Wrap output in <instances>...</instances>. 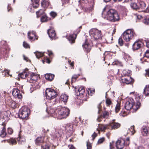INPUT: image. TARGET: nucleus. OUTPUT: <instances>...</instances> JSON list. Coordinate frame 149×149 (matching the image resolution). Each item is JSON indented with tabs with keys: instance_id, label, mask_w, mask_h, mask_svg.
Segmentation results:
<instances>
[{
	"instance_id": "obj_1",
	"label": "nucleus",
	"mask_w": 149,
	"mask_h": 149,
	"mask_svg": "<svg viewBox=\"0 0 149 149\" xmlns=\"http://www.w3.org/2000/svg\"><path fill=\"white\" fill-rule=\"evenodd\" d=\"M70 110L67 108L63 107L59 108L54 112V116L58 119H61L66 118L70 113Z\"/></svg>"
},
{
	"instance_id": "obj_2",
	"label": "nucleus",
	"mask_w": 149,
	"mask_h": 149,
	"mask_svg": "<svg viewBox=\"0 0 149 149\" xmlns=\"http://www.w3.org/2000/svg\"><path fill=\"white\" fill-rule=\"evenodd\" d=\"M107 20L114 22L119 20V17L116 11L113 9H110L106 13V16L104 17Z\"/></svg>"
},
{
	"instance_id": "obj_3",
	"label": "nucleus",
	"mask_w": 149,
	"mask_h": 149,
	"mask_svg": "<svg viewBox=\"0 0 149 149\" xmlns=\"http://www.w3.org/2000/svg\"><path fill=\"white\" fill-rule=\"evenodd\" d=\"M135 33L132 29H129L125 31L122 35L123 39L126 42H128L134 37Z\"/></svg>"
},
{
	"instance_id": "obj_4",
	"label": "nucleus",
	"mask_w": 149,
	"mask_h": 149,
	"mask_svg": "<svg viewBox=\"0 0 149 149\" xmlns=\"http://www.w3.org/2000/svg\"><path fill=\"white\" fill-rule=\"evenodd\" d=\"M90 35L92 38L97 40L101 39L102 36L101 31L95 28L92 29L89 31Z\"/></svg>"
},
{
	"instance_id": "obj_5",
	"label": "nucleus",
	"mask_w": 149,
	"mask_h": 149,
	"mask_svg": "<svg viewBox=\"0 0 149 149\" xmlns=\"http://www.w3.org/2000/svg\"><path fill=\"white\" fill-rule=\"evenodd\" d=\"M56 92L52 89L48 88L46 90L45 96L47 99L51 100L54 98L56 97Z\"/></svg>"
},
{
	"instance_id": "obj_6",
	"label": "nucleus",
	"mask_w": 149,
	"mask_h": 149,
	"mask_svg": "<svg viewBox=\"0 0 149 149\" xmlns=\"http://www.w3.org/2000/svg\"><path fill=\"white\" fill-rule=\"evenodd\" d=\"M28 109L26 107H23L18 113L19 117L22 119H27L29 115Z\"/></svg>"
},
{
	"instance_id": "obj_7",
	"label": "nucleus",
	"mask_w": 149,
	"mask_h": 149,
	"mask_svg": "<svg viewBox=\"0 0 149 149\" xmlns=\"http://www.w3.org/2000/svg\"><path fill=\"white\" fill-rule=\"evenodd\" d=\"M134 104V102L132 98H127L125 105V108L127 110H130Z\"/></svg>"
},
{
	"instance_id": "obj_8",
	"label": "nucleus",
	"mask_w": 149,
	"mask_h": 149,
	"mask_svg": "<svg viewBox=\"0 0 149 149\" xmlns=\"http://www.w3.org/2000/svg\"><path fill=\"white\" fill-rule=\"evenodd\" d=\"M125 141L123 139H118L116 142V146L118 149H122L124 147Z\"/></svg>"
},
{
	"instance_id": "obj_9",
	"label": "nucleus",
	"mask_w": 149,
	"mask_h": 149,
	"mask_svg": "<svg viewBox=\"0 0 149 149\" xmlns=\"http://www.w3.org/2000/svg\"><path fill=\"white\" fill-rule=\"evenodd\" d=\"M140 9L142 10V12L148 13L149 12V8L146 6L145 3L143 1H139V9Z\"/></svg>"
},
{
	"instance_id": "obj_10",
	"label": "nucleus",
	"mask_w": 149,
	"mask_h": 149,
	"mask_svg": "<svg viewBox=\"0 0 149 149\" xmlns=\"http://www.w3.org/2000/svg\"><path fill=\"white\" fill-rule=\"evenodd\" d=\"M27 78V80L30 83H33L36 81L37 76L33 73H29V75Z\"/></svg>"
},
{
	"instance_id": "obj_11",
	"label": "nucleus",
	"mask_w": 149,
	"mask_h": 149,
	"mask_svg": "<svg viewBox=\"0 0 149 149\" xmlns=\"http://www.w3.org/2000/svg\"><path fill=\"white\" fill-rule=\"evenodd\" d=\"M8 113L6 111L1 112L0 113V119L2 121L7 122L8 120Z\"/></svg>"
},
{
	"instance_id": "obj_12",
	"label": "nucleus",
	"mask_w": 149,
	"mask_h": 149,
	"mask_svg": "<svg viewBox=\"0 0 149 149\" xmlns=\"http://www.w3.org/2000/svg\"><path fill=\"white\" fill-rule=\"evenodd\" d=\"M12 94L13 96L16 98L21 99L22 98V94L20 93L19 90L17 88H14L12 91Z\"/></svg>"
},
{
	"instance_id": "obj_13",
	"label": "nucleus",
	"mask_w": 149,
	"mask_h": 149,
	"mask_svg": "<svg viewBox=\"0 0 149 149\" xmlns=\"http://www.w3.org/2000/svg\"><path fill=\"white\" fill-rule=\"evenodd\" d=\"M141 132L143 136H147L149 134V127L145 126H143L141 128Z\"/></svg>"
},
{
	"instance_id": "obj_14",
	"label": "nucleus",
	"mask_w": 149,
	"mask_h": 149,
	"mask_svg": "<svg viewBox=\"0 0 149 149\" xmlns=\"http://www.w3.org/2000/svg\"><path fill=\"white\" fill-rule=\"evenodd\" d=\"M48 34L49 38L52 39H55L56 34L55 31L53 28L49 29L48 30Z\"/></svg>"
},
{
	"instance_id": "obj_15",
	"label": "nucleus",
	"mask_w": 149,
	"mask_h": 149,
	"mask_svg": "<svg viewBox=\"0 0 149 149\" xmlns=\"http://www.w3.org/2000/svg\"><path fill=\"white\" fill-rule=\"evenodd\" d=\"M142 43L140 41L135 42L132 45V49L134 50L139 49L141 46Z\"/></svg>"
},
{
	"instance_id": "obj_16",
	"label": "nucleus",
	"mask_w": 149,
	"mask_h": 149,
	"mask_svg": "<svg viewBox=\"0 0 149 149\" xmlns=\"http://www.w3.org/2000/svg\"><path fill=\"white\" fill-rule=\"evenodd\" d=\"M114 120H113L112 122L109 124L110 129H117L120 126V124L119 123L114 122Z\"/></svg>"
},
{
	"instance_id": "obj_17",
	"label": "nucleus",
	"mask_w": 149,
	"mask_h": 149,
	"mask_svg": "<svg viewBox=\"0 0 149 149\" xmlns=\"http://www.w3.org/2000/svg\"><path fill=\"white\" fill-rule=\"evenodd\" d=\"M77 95L80 96H82L85 93V89L83 86H80L77 90V92H76Z\"/></svg>"
},
{
	"instance_id": "obj_18",
	"label": "nucleus",
	"mask_w": 149,
	"mask_h": 149,
	"mask_svg": "<svg viewBox=\"0 0 149 149\" xmlns=\"http://www.w3.org/2000/svg\"><path fill=\"white\" fill-rule=\"evenodd\" d=\"M122 81L124 83H126L127 84H129L131 82H133L134 80L130 77L127 76L126 77L122 79Z\"/></svg>"
},
{
	"instance_id": "obj_19",
	"label": "nucleus",
	"mask_w": 149,
	"mask_h": 149,
	"mask_svg": "<svg viewBox=\"0 0 149 149\" xmlns=\"http://www.w3.org/2000/svg\"><path fill=\"white\" fill-rule=\"evenodd\" d=\"M2 125L3 126V127H2V129L1 131L0 136L1 137L3 138L5 137L6 134L5 129L6 123H3Z\"/></svg>"
},
{
	"instance_id": "obj_20",
	"label": "nucleus",
	"mask_w": 149,
	"mask_h": 149,
	"mask_svg": "<svg viewBox=\"0 0 149 149\" xmlns=\"http://www.w3.org/2000/svg\"><path fill=\"white\" fill-rule=\"evenodd\" d=\"M28 36L31 40H32L36 38L35 32L34 31L29 32L28 33Z\"/></svg>"
},
{
	"instance_id": "obj_21",
	"label": "nucleus",
	"mask_w": 149,
	"mask_h": 149,
	"mask_svg": "<svg viewBox=\"0 0 149 149\" xmlns=\"http://www.w3.org/2000/svg\"><path fill=\"white\" fill-rule=\"evenodd\" d=\"M82 46L87 52H88L90 51L91 49V45L86 40V41L85 43L82 45Z\"/></svg>"
},
{
	"instance_id": "obj_22",
	"label": "nucleus",
	"mask_w": 149,
	"mask_h": 149,
	"mask_svg": "<svg viewBox=\"0 0 149 149\" xmlns=\"http://www.w3.org/2000/svg\"><path fill=\"white\" fill-rule=\"evenodd\" d=\"M44 137L42 136L38 137L36 139V144L37 145H40L44 142Z\"/></svg>"
},
{
	"instance_id": "obj_23",
	"label": "nucleus",
	"mask_w": 149,
	"mask_h": 149,
	"mask_svg": "<svg viewBox=\"0 0 149 149\" xmlns=\"http://www.w3.org/2000/svg\"><path fill=\"white\" fill-rule=\"evenodd\" d=\"M76 36L77 35L75 34L70 35L69 36L68 39L71 43H73L75 42V40L76 38Z\"/></svg>"
},
{
	"instance_id": "obj_24",
	"label": "nucleus",
	"mask_w": 149,
	"mask_h": 149,
	"mask_svg": "<svg viewBox=\"0 0 149 149\" xmlns=\"http://www.w3.org/2000/svg\"><path fill=\"white\" fill-rule=\"evenodd\" d=\"M139 2H132L130 4L131 8L134 10H136L139 9Z\"/></svg>"
},
{
	"instance_id": "obj_25",
	"label": "nucleus",
	"mask_w": 149,
	"mask_h": 149,
	"mask_svg": "<svg viewBox=\"0 0 149 149\" xmlns=\"http://www.w3.org/2000/svg\"><path fill=\"white\" fill-rule=\"evenodd\" d=\"M19 77L22 79H25L29 75V72L24 71L19 74Z\"/></svg>"
},
{
	"instance_id": "obj_26",
	"label": "nucleus",
	"mask_w": 149,
	"mask_h": 149,
	"mask_svg": "<svg viewBox=\"0 0 149 149\" xmlns=\"http://www.w3.org/2000/svg\"><path fill=\"white\" fill-rule=\"evenodd\" d=\"M66 130L69 131L70 133L72 134L74 132V130L73 128V126L71 124H68L66 126Z\"/></svg>"
},
{
	"instance_id": "obj_27",
	"label": "nucleus",
	"mask_w": 149,
	"mask_h": 149,
	"mask_svg": "<svg viewBox=\"0 0 149 149\" xmlns=\"http://www.w3.org/2000/svg\"><path fill=\"white\" fill-rule=\"evenodd\" d=\"M109 125H99V127L100 130L102 131H104L107 129H110Z\"/></svg>"
},
{
	"instance_id": "obj_28",
	"label": "nucleus",
	"mask_w": 149,
	"mask_h": 149,
	"mask_svg": "<svg viewBox=\"0 0 149 149\" xmlns=\"http://www.w3.org/2000/svg\"><path fill=\"white\" fill-rule=\"evenodd\" d=\"M54 75L50 73L47 74L45 75V79L49 81H52L54 78Z\"/></svg>"
},
{
	"instance_id": "obj_29",
	"label": "nucleus",
	"mask_w": 149,
	"mask_h": 149,
	"mask_svg": "<svg viewBox=\"0 0 149 149\" xmlns=\"http://www.w3.org/2000/svg\"><path fill=\"white\" fill-rule=\"evenodd\" d=\"M68 98V96L66 94H63L61 95L60 97V100L61 101L65 103L67 101Z\"/></svg>"
},
{
	"instance_id": "obj_30",
	"label": "nucleus",
	"mask_w": 149,
	"mask_h": 149,
	"mask_svg": "<svg viewBox=\"0 0 149 149\" xmlns=\"http://www.w3.org/2000/svg\"><path fill=\"white\" fill-rule=\"evenodd\" d=\"M40 0H31L32 2V5L34 8H37L39 6Z\"/></svg>"
},
{
	"instance_id": "obj_31",
	"label": "nucleus",
	"mask_w": 149,
	"mask_h": 149,
	"mask_svg": "<svg viewBox=\"0 0 149 149\" xmlns=\"http://www.w3.org/2000/svg\"><path fill=\"white\" fill-rule=\"evenodd\" d=\"M127 130V134H129L131 135H133L135 133L134 127V126H131L130 128H128Z\"/></svg>"
},
{
	"instance_id": "obj_32",
	"label": "nucleus",
	"mask_w": 149,
	"mask_h": 149,
	"mask_svg": "<svg viewBox=\"0 0 149 149\" xmlns=\"http://www.w3.org/2000/svg\"><path fill=\"white\" fill-rule=\"evenodd\" d=\"M36 14L37 17H39L41 15H43L44 14H45V10L44 9H40L36 12Z\"/></svg>"
},
{
	"instance_id": "obj_33",
	"label": "nucleus",
	"mask_w": 149,
	"mask_h": 149,
	"mask_svg": "<svg viewBox=\"0 0 149 149\" xmlns=\"http://www.w3.org/2000/svg\"><path fill=\"white\" fill-rule=\"evenodd\" d=\"M8 104L13 109L15 108L17 106L16 103L15 101L12 100H10Z\"/></svg>"
},
{
	"instance_id": "obj_34",
	"label": "nucleus",
	"mask_w": 149,
	"mask_h": 149,
	"mask_svg": "<svg viewBox=\"0 0 149 149\" xmlns=\"http://www.w3.org/2000/svg\"><path fill=\"white\" fill-rule=\"evenodd\" d=\"M32 83V84H31V85L34 89H38L40 88V86L39 85V83L38 81H36Z\"/></svg>"
},
{
	"instance_id": "obj_35",
	"label": "nucleus",
	"mask_w": 149,
	"mask_h": 149,
	"mask_svg": "<svg viewBox=\"0 0 149 149\" xmlns=\"http://www.w3.org/2000/svg\"><path fill=\"white\" fill-rule=\"evenodd\" d=\"M4 141H7L8 143H9L10 144L13 145L15 144L16 143V141L15 139L11 138L9 140H4Z\"/></svg>"
},
{
	"instance_id": "obj_36",
	"label": "nucleus",
	"mask_w": 149,
	"mask_h": 149,
	"mask_svg": "<svg viewBox=\"0 0 149 149\" xmlns=\"http://www.w3.org/2000/svg\"><path fill=\"white\" fill-rule=\"evenodd\" d=\"M143 94L146 96L149 95V85L146 86L144 89Z\"/></svg>"
},
{
	"instance_id": "obj_37",
	"label": "nucleus",
	"mask_w": 149,
	"mask_h": 149,
	"mask_svg": "<svg viewBox=\"0 0 149 149\" xmlns=\"http://www.w3.org/2000/svg\"><path fill=\"white\" fill-rule=\"evenodd\" d=\"M94 0H80L79 1V3H87L90 2V4H91L90 6L91 5H93L94 3Z\"/></svg>"
},
{
	"instance_id": "obj_38",
	"label": "nucleus",
	"mask_w": 149,
	"mask_h": 149,
	"mask_svg": "<svg viewBox=\"0 0 149 149\" xmlns=\"http://www.w3.org/2000/svg\"><path fill=\"white\" fill-rule=\"evenodd\" d=\"M49 19L47 17L46 14H44L42 15L40 19L41 21L42 22H47Z\"/></svg>"
},
{
	"instance_id": "obj_39",
	"label": "nucleus",
	"mask_w": 149,
	"mask_h": 149,
	"mask_svg": "<svg viewBox=\"0 0 149 149\" xmlns=\"http://www.w3.org/2000/svg\"><path fill=\"white\" fill-rule=\"evenodd\" d=\"M59 133L57 132H56L54 130L52 132L51 134V135L53 139L57 138L59 135Z\"/></svg>"
},
{
	"instance_id": "obj_40",
	"label": "nucleus",
	"mask_w": 149,
	"mask_h": 149,
	"mask_svg": "<svg viewBox=\"0 0 149 149\" xmlns=\"http://www.w3.org/2000/svg\"><path fill=\"white\" fill-rule=\"evenodd\" d=\"M41 5L43 8H45L49 5V3L47 1L43 0L41 2Z\"/></svg>"
},
{
	"instance_id": "obj_41",
	"label": "nucleus",
	"mask_w": 149,
	"mask_h": 149,
	"mask_svg": "<svg viewBox=\"0 0 149 149\" xmlns=\"http://www.w3.org/2000/svg\"><path fill=\"white\" fill-rule=\"evenodd\" d=\"M106 103L107 106L109 107L112 106V103L110 99H107L106 100Z\"/></svg>"
},
{
	"instance_id": "obj_42",
	"label": "nucleus",
	"mask_w": 149,
	"mask_h": 149,
	"mask_svg": "<svg viewBox=\"0 0 149 149\" xmlns=\"http://www.w3.org/2000/svg\"><path fill=\"white\" fill-rule=\"evenodd\" d=\"M34 53L35 54L36 58H39L43 56L44 55L43 53H41L37 51L34 52Z\"/></svg>"
},
{
	"instance_id": "obj_43",
	"label": "nucleus",
	"mask_w": 149,
	"mask_h": 149,
	"mask_svg": "<svg viewBox=\"0 0 149 149\" xmlns=\"http://www.w3.org/2000/svg\"><path fill=\"white\" fill-rule=\"evenodd\" d=\"M120 109V104L117 103L115 108V110L116 113H118Z\"/></svg>"
},
{
	"instance_id": "obj_44",
	"label": "nucleus",
	"mask_w": 149,
	"mask_h": 149,
	"mask_svg": "<svg viewBox=\"0 0 149 149\" xmlns=\"http://www.w3.org/2000/svg\"><path fill=\"white\" fill-rule=\"evenodd\" d=\"M49 145L46 143H44L42 146L41 149H49Z\"/></svg>"
},
{
	"instance_id": "obj_45",
	"label": "nucleus",
	"mask_w": 149,
	"mask_h": 149,
	"mask_svg": "<svg viewBox=\"0 0 149 149\" xmlns=\"http://www.w3.org/2000/svg\"><path fill=\"white\" fill-rule=\"evenodd\" d=\"M88 94L92 95L94 93L95 90L93 88H89L88 90Z\"/></svg>"
},
{
	"instance_id": "obj_46",
	"label": "nucleus",
	"mask_w": 149,
	"mask_h": 149,
	"mask_svg": "<svg viewBox=\"0 0 149 149\" xmlns=\"http://www.w3.org/2000/svg\"><path fill=\"white\" fill-rule=\"evenodd\" d=\"M79 76V74L74 75L72 77L71 82L73 83L74 82H75Z\"/></svg>"
},
{
	"instance_id": "obj_47",
	"label": "nucleus",
	"mask_w": 149,
	"mask_h": 149,
	"mask_svg": "<svg viewBox=\"0 0 149 149\" xmlns=\"http://www.w3.org/2000/svg\"><path fill=\"white\" fill-rule=\"evenodd\" d=\"M143 22L146 25H149V17H147L143 20Z\"/></svg>"
},
{
	"instance_id": "obj_48",
	"label": "nucleus",
	"mask_w": 149,
	"mask_h": 149,
	"mask_svg": "<svg viewBox=\"0 0 149 149\" xmlns=\"http://www.w3.org/2000/svg\"><path fill=\"white\" fill-rule=\"evenodd\" d=\"M17 140L18 141V143L19 144H21L22 142L25 141V139L21 137L20 136H19V138H17Z\"/></svg>"
},
{
	"instance_id": "obj_49",
	"label": "nucleus",
	"mask_w": 149,
	"mask_h": 149,
	"mask_svg": "<svg viewBox=\"0 0 149 149\" xmlns=\"http://www.w3.org/2000/svg\"><path fill=\"white\" fill-rule=\"evenodd\" d=\"M104 137L99 139L97 143V144H99L102 143L104 141Z\"/></svg>"
},
{
	"instance_id": "obj_50",
	"label": "nucleus",
	"mask_w": 149,
	"mask_h": 149,
	"mask_svg": "<svg viewBox=\"0 0 149 149\" xmlns=\"http://www.w3.org/2000/svg\"><path fill=\"white\" fill-rule=\"evenodd\" d=\"M118 43L119 45L122 46L123 45V41L121 38H120L118 40Z\"/></svg>"
},
{
	"instance_id": "obj_51",
	"label": "nucleus",
	"mask_w": 149,
	"mask_h": 149,
	"mask_svg": "<svg viewBox=\"0 0 149 149\" xmlns=\"http://www.w3.org/2000/svg\"><path fill=\"white\" fill-rule=\"evenodd\" d=\"M127 115V113L124 111H122L120 113V116L123 117L126 116Z\"/></svg>"
},
{
	"instance_id": "obj_52",
	"label": "nucleus",
	"mask_w": 149,
	"mask_h": 149,
	"mask_svg": "<svg viewBox=\"0 0 149 149\" xmlns=\"http://www.w3.org/2000/svg\"><path fill=\"white\" fill-rule=\"evenodd\" d=\"M50 15L53 18H54L57 15L56 13L54 12H51L50 13Z\"/></svg>"
},
{
	"instance_id": "obj_53",
	"label": "nucleus",
	"mask_w": 149,
	"mask_h": 149,
	"mask_svg": "<svg viewBox=\"0 0 149 149\" xmlns=\"http://www.w3.org/2000/svg\"><path fill=\"white\" fill-rule=\"evenodd\" d=\"M86 146L87 147V149H91L92 146L90 143L89 142V141L87 142Z\"/></svg>"
},
{
	"instance_id": "obj_54",
	"label": "nucleus",
	"mask_w": 149,
	"mask_h": 149,
	"mask_svg": "<svg viewBox=\"0 0 149 149\" xmlns=\"http://www.w3.org/2000/svg\"><path fill=\"white\" fill-rule=\"evenodd\" d=\"M109 114L108 112L107 111H104L103 114V117L104 118H108Z\"/></svg>"
},
{
	"instance_id": "obj_55",
	"label": "nucleus",
	"mask_w": 149,
	"mask_h": 149,
	"mask_svg": "<svg viewBox=\"0 0 149 149\" xmlns=\"http://www.w3.org/2000/svg\"><path fill=\"white\" fill-rule=\"evenodd\" d=\"M7 132L9 134H11L13 133V131L12 129L10 128H8L7 129Z\"/></svg>"
},
{
	"instance_id": "obj_56",
	"label": "nucleus",
	"mask_w": 149,
	"mask_h": 149,
	"mask_svg": "<svg viewBox=\"0 0 149 149\" xmlns=\"http://www.w3.org/2000/svg\"><path fill=\"white\" fill-rule=\"evenodd\" d=\"M23 46L24 47L26 48H28L29 47V45L25 42H23Z\"/></svg>"
},
{
	"instance_id": "obj_57",
	"label": "nucleus",
	"mask_w": 149,
	"mask_h": 149,
	"mask_svg": "<svg viewBox=\"0 0 149 149\" xmlns=\"http://www.w3.org/2000/svg\"><path fill=\"white\" fill-rule=\"evenodd\" d=\"M145 56L147 58H149V50L146 51L145 54Z\"/></svg>"
},
{
	"instance_id": "obj_58",
	"label": "nucleus",
	"mask_w": 149,
	"mask_h": 149,
	"mask_svg": "<svg viewBox=\"0 0 149 149\" xmlns=\"http://www.w3.org/2000/svg\"><path fill=\"white\" fill-rule=\"evenodd\" d=\"M101 103H100V104L97 106V108L98 109V113H99L100 111L101 110Z\"/></svg>"
},
{
	"instance_id": "obj_59",
	"label": "nucleus",
	"mask_w": 149,
	"mask_h": 149,
	"mask_svg": "<svg viewBox=\"0 0 149 149\" xmlns=\"http://www.w3.org/2000/svg\"><path fill=\"white\" fill-rule=\"evenodd\" d=\"M129 141H130L129 138V137L127 138L126 139V141H126V145H128L130 143Z\"/></svg>"
},
{
	"instance_id": "obj_60",
	"label": "nucleus",
	"mask_w": 149,
	"mask_h": 149,
	"mask_svg": "<svg viewBox=\"0 0 149 149\" xmlns=\"http://www.w3.org/2000/svg\"><path fill=\"white\" fill-rule=\"evenodd\" d=\"M140 103L139 102H137V103L136 104V110H137L140 107Z\"/></svg>"
},
{
	"instance_id": "obj_61",
	"label": "nucleus",
	"mask_w": 149,
	"mask_h": 149,
	"mask_svg": "<svg viewBox=\"0 0 149 149\" xmlns=\"http://www.w3.org/2000/svg\"><path fill=\"white\" fill-rule=\"evenodd\" d=\"M97 136V134L95 132H94V133L92 135V136L93 137V140Z\"/></svg>"
},
{
	"instance_id": "obj_62",
	"label": "nucleus",
	"mask_w": 149,
	"mask_h": 149,
	"mask_svg": "<svg viewBox=\"0 0 149 149\" xmlns=\"http://www.w3.org/2000/svg\"><path fill=\"white\" fill-rule=\"evenodd\" d=\"M118 7L119 8L123 9H126L125 7L124 6H122L121 5H118Z\"/></svg>"
},
{
	"instance_id": "obj_63",
	"label": "nucleus",
	"mask_w": 149,
	"mask_h": 149,
	"mask_svg": "<svg viewBox=\"0 0 149 149\" xmlns=\"http://www.w3.org/2000/svg\"><path fill=\"white\" fill-rule=\"evenodd\" d=\"M42 129V131L43 132L45 133L47 132H48L49 131L48 129H47V128H43Z\"/></svg>"
},
{
	"instance_id": "obj_64",
	"label": "nucleus",
	"mask_w": 149,
	"mask_h": 149,
	"mask_svg": "<svg viewBox=\"0 0 149 149\" xmlns=\"http://www.w3.org/2000/svg\"><path fill=\"white\" fill-rule=\"evenodd\" d=\"M69 146L70 147L69 149H75V148L72 145H69Z\"/></svg>"
}]
</instances>
